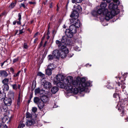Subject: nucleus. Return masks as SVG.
I'll list each match as a JSON object with an SVG mask.
<instances>
[{"label":"nucleus","instance_id":"nucleus-1","mask_svg":"<svg viewBox=\"0 0 128 128\" xmlns=\"http://www.w3.org/2000/svg\"><path fill=\"white\" fill-rule=\"evenodd\" d=\"M108 8L110 10H112L110 11H109L108 9H105L103 11L102 9H99L97 12L94 11L92 12V14L94 16L98 15V14L102 16H103L104 17L105 19L107 21H108L110 19L112 18L114 16L117 14L119 12V10H118V12H116V10H118V6L112 3L109 4Z\"/></svg>","mask_w":128,"mask_h":128},{"label":"nucleus","instance_id":"nucleus-2","mask_svg":"<svg viewBox=\"0 0 128 128\" xmlns=\"http://www.w3.org/2000/svg\"><path fill=\"white\" fill-rule=\"evenodd\" d=\"M66 40V37L64 36L62 38L61 41L59 40H56V42L59 50L61 51L60 56L62 58H66L67 54L69 52L68 50L66 47V44L65 43Z\"/></svg>","mask_w":128,"mask_h":128},{"label":"nucleus","instance_id":"nucleus-3","mask_svg":"<svg viewBox=\"0 0 128 128\" xmlns=\"http://www.w3.org/2000/svg\"><path fill=\"white\" fill-rule=\"evenodd\" d=\"M82 8L79 5H78L76 10L73 11L72 12L70 16L72 18L70 20L71 22L73 23L76 28H78L80 26V20L78 19L79 16V13L80 12Z\"/></svg>","mask_w":128,"mask_h":128},{"label":"nucleus","instance_id":"nucleus-4","mask_svg":"<svg viewBox=\"0 0 128 128\" xmlns=\"http://www.w3.org/2000/svg\"><path fill=\"white\" fill-rule=\"evenodd\" d=\"M90 83L89 82H86V80L85 78H82L80 83L78 84V85L73 87L72 91L75 94H77L78 92H81L85 90L86 88L90 86Z\"/></svg>","mask_w":128,"mask_h":128},{"label":"nucleus","instance_id":"nucleus-5","mask_svg":"<svg viewBox=\"0 0 128 128\" xmlns=\"http://www.w3.org/2000/svg\"><path fill=\"white\" fill-rule=\"evenodd\" d=\"M81 80H73V77L71 76H68L66 78L64 79V82H66L68 85L72 87V91L73 87L75 86L80 83Z\"/></svg>","mask_w":128,"mask_h":128},{"label":"nucleus","instance_id":"nucleus-6","mask_svg":"<svg viewBox=\"0 0 128 128\" xmlns=\"http://www.w3.org/2000/svg\"><path fill=\"white\" fill-rule=\"evenodd\" d=\"M58 82L57 85L58 87L61 88H65L67 90L72 91V87L70 86H68L66 82H64V80L62 81Z\"/></svg>","mask_w":128,"mask_h":128},{"label":"nucleus","instance_id":"nucleus-7","mask_svg":"<svg viewBox=\"0 0 128 128\" xmlns=\"http://www.w3.org/2000/svg\"><path fill=\"white\" fill-rule=\"evenodd\" d=\"M4 103L5 106L6 107L7 106H10L11 104L12 101L10 98H5L4 100Z\"/></svg>","mask_w":128,"mask_h":128},{"label":"nucleus","instance_id":"nucleus-8","mask_svg":"<svg viewBox=\"0 0 128 128\" xmlns=\"http://www.w3.org/2000/svg\"><path fill=\"white\" fill-rule=\"evenodd\" d=\"M36 123L35 120L33 119H28L26 122V125L28 126L34 124Z\"/></svg>","mask_w":128,"mask_h":128},{"label":"nucleus","instance_id":"nucleus-9","mask_svg":"<svg viewBox=\"0 0 128 128\" xmlns=\"http://www.w3.org/2000/svg\"><path fill=\"white\" fill-rule=\"evenodd\" d=\"M52 56L55 58H58L60 56V53L59 51L57 50H54L52 52Z\"/></svg>","mask_w":128,"mask_h":128},{"label":"nucleus","instance_id":"nucleus-10","mask_svg":"<svg viewBox=\"0 0 128 128\" xmlns=\"http://www.w3.org/2000/svg\"><path fill=\"white\" fill-rule=\"evenodd\" d=\"M7 107L4 105H2L0 106V113L6 112L7 111Z\"/></svg>","mask_w":128,"mask_h":128},{"label":"nucleus","instance_id":"nucleus-11","mask_svg":"<svg viewBox=\"0 0 128 128\" xmlns=\"http://www.w3.org/2000/svg\"><path fill=\"white\" fill-rule=\"evenodd\" d=\"M66 30H69L70 31L72 32L75 34L77 31V28L75 27L74 25L72 24L69 27V29H66Z\"/></svg>","mask_w":128,"mask_h":128},{"label":"nucleus","instance_id":"nucleus-12","mask_svg":"<svg viewBox=\"0 0 128 128\" xmlns=\"http://www.w3.org/2000/svg\"><path fill=\"white\" fill-rule=\"evenodd\" d=\"M56 79L59 82H62L64 79V77L62 74H58L56 76Z\"/></svg>","mask_w":128,"mask_h":128},{"label":"nucleus","instance_id":"nucleus-13","mask_svg":"<svg viewBox=\"0 0 128 128\" xmlns=\"http://www.w3.org/2000/svg\"><path fill=\"white\" fill-rule=\"evenodd\" d=\"M65 33L66 36L68 38H71L72 37L74 33L72 32L69 30H66Z\"/></svg>","mask_w":128,"mask_h":128},{"label":"nucleus","instance_id":"nucleus-14","mask_svg":"<svg viewBox=\"0 0 128 128\" xmlns=\"http://www.w3.org/2000/svg\"><path fill=\"white\" fill-rule=\"evenodd\" d=\"M40 99L42 101L44 102H46L48 100V96L47 95L44 94L41 96Z\"/></svg>","mask_w":128,"mask_h":128},{"label":"nucleus","instance_id":"nucleus-15","mask_svg":"<svg viewBox=\"0 0 128 128\" xmlns=\"http://www.w3.org/2000/svg\"><path fill=\"white\" fill-rule=\"evenodd\" d=\"M0 75L1 76L6 77L8 76V74L6 70H0Z\"/></svg>","mask_w":128,"mask_h":128},{"label":"nucleus","instance_id":"nucleus-16","mask_svg":"<svg viewBox=\"0 0 128 128\" xmlns=\"http://www.w3.org/2000/svg\"><path fill=\"white\" fill-rule=\"evenodd\" d=\"M44 102L42 101L41 100L40 102L38 104V106L39 109L41 110L44 107Z\"/></svg>","mask_w":128,"mask_h":128},{"label":"nucleus","instance_id":"nucleus-17","mask_svg":"<svg viewBox=\"0 0 128 128\" xmlns=\"http://www.w3.org/2000/svg\"><path fill=\"white\" fill-rule=\"evenodd\" d=\"M10 86L12 87V88L15 90H16L18 88V89L20 90L21 86V85L19 84L18 85V86L16 84H10Z\"/></svg>","mask_w":128,"mask_h":128},{"label":"nucleus","instance_id":"nucleus-18","mask_svg":"<svg viewBox=\"0 0 128 128\" xmlns=\"http://www.w3.org/2000/svg\"><path fill=\"white\" fill-rule=\"evenodd\" d=\"M127 76V73H125L122 75V78L120 77H118V78L119 80H121L122 82V81H124L126 80V78Z\"/></svg>","mask_w":128,"mask_h":128},{"label":"nucleus","instance_id":"nucleus-19","mask_svg":"<svg viewBox=\"0 0 128 128\" xmlns=\"http://www.w3.org/2000/svg\"><path fill=\"white\" fill-rule=\"evenodd\" d=\"M58 90V88L57 86H54L52 88L51 91L52 94H55L57 92Z\"/></svg>","mask_w":128,"mask_h":128},{"label":"nucleus","instance_id":"nucleus-20","mask_svg":"<svg viewBox=\"0 0 128 128\" xmlns=\"http://www.w3.org/2000/svg\"><path fill=\"white\" fill-rule=\"evenodd\" d=\"M106 4L105 2H102L100 5V7L102 8L101 9L103 11L104 10L106 9H104V8L106 7Z\"/></svg>","mask_w":128,"mask_h":128},{"label":"nucleus","instance_id":"nucleus-21","mask_svg":"<svg viewBox=\"0 0 128 128\" xmlns=\"http://www.w3.org/2000/svg\"><path fill=\"white\" fill-rule=\"evenodd\" d=\"M26 118H28V119H32V113L30 114L28 112H27L26 114Z\"/></svg>","mask_w":128,"mask_h":128},{"label":"nucleus","instance_id":"nucleus-22","mask_svg":"<svg viewBox=\"0 0 128 128\" xmlns=\"http://www.w3.org/2000/svg\"><path fill=\"white\" fill-rule=\"evenodd\" d=\"M41 100V99L38 97H35L34 98V103L37 104L38 103H39L40 101Z\"/></svg>","mask_w":128,"mask_h":128},{"label":"nucleus","instance_id":"nucleus-23","mask_svg":"<svg viewBox=\"0 0 128 128\" xmlns=\"http://www.w3.org/2000/svg\"><path fill=\"white\" fill-rule=\"evenodd\" d=\"M3 90L4 91H8L9 89V87L8 84H3L2 86Z\"/></svg>","mask_w":128,"mask_h":128},{"label":"nucleus","instance_id":"nucleus-24","mask_svg":"<svg viewBox=\"0 0 128 128\" xmlns=\"http://www.w3.org/2000/svg\"><path fill=\"white\" fill-rule=\"evenodd\" d=\"M43 83L44 84V88L47 90L48 88V81H46L45 80H44L43 82Z\"/></svg>","mask_w":128,"mask_h":128},{"label":"nucleus","instance_id":"nucleus-25","mask_svg":"<svg viewBox=\"0 0 128 128\" xmlns=\"http://www.w3.org/2000/svg\"><path fill=\"white\" fill-rule=\"evenodd\" d=\"M37 75L41 77L42 79H44L46 78L45 76V74H42L41 72H38L37 74Z\"/></svg>","mask_w":128,"mask_h":128},{"label":"nucleus","instance_id":"nucleus-26","mask_svg":"<svg viewBox=\"0 0 128 128\" xmlns=\"http://www.w3.org/2000/svg\"><path fill=\"white\" fill-rule=\"evenodd\" d=\"M9 81V79L8 78H5L2 81V83L3 84H8V82Z\"/></svg>","mask_w":128,"mask_h":128},{"label":"nucleus","instance_id":"nucleus-27","mask_svg":"<svg viewBox=\"0 0 128 128\" xmlns=\"http://www.w3.org/2000/svg\"><path fill=\"white\" fill-rule=\"evenodd\" d=\"M16 2V0L14 2H12L10 5L9 7L11 8H13L15 6Z\"/></svg>","mask_w":128,"mask_h":128},{"label":"nucleus","instance_id":"nucleus-28","mask_svg":"<svg viewBox=\"0 0 128 128\" xmlns=\"http://www.w3.org/2000/svg\"><path fill=\"white\" fill-rule=\"evenodd\" d=\"M40 91V88H36L34 90V92L36 94H39Z\"/></svg>","mask_w":128,"mask_h":128},{"label":"nucleus","instance_id":"nucleus-29","mask_svg":"<svg viewBox=\"0 0 128 128\" xmlns=\"http://www.w3.org/2000/svg\"><path fill=\"white\" fill-rule=\"evenodd\" d=\"M53 70V68H50V66L48 65V76L52 74V71Z\"/></svg>","mask_w":128,"mask_h":128},{"label":"nucleus","instance_id":"nucleus-30","mask_svg":"<svg viewBox=\"0 0 128 128\" xmlns=\"http://www.w3.org/2000/svg\"><path fill=\"white\" fill-rule=\"evenodd\" d=\"M20 94H18V99L17 100V107L18 106L19 107V105L20 104Z\"/></svg>","mask_w":128,"mask_h":128},{"label":"nucleus","instance_id":"nucleus-31","mask_svg":"<svg viewBox=\"0 0 128 128\" xmlns=\"http://www.w3.org/2000/svg\"><path fill=\"white\" fill-rule=\"evenodd\" d=\"M7 125L4 124L0 123V128H8Z\"/></svg>","mask_w":128,"mask_h":128},{"label":"nucleus","instance_id":"nucleus-32","mask_svg":"<svg viewBox=\"0 0 128 128\" xmlns=\"http://www.w3.org/2000/svg\"><path fill=\"white\" fill-rule=\"evenodd\" d=\"M25 126V124H24L22 123L21 122L19 124L18 128H23Z\"/></svg>","mask_w":128,"mask_h":128},{"label":"nucleus","instance_id":"nucleus-33","mask_svg":"<svg viewBox=\"0 0 128 128\" xmlns=\"http://www.w3.org/2000/svg\"><path fill=\"white\" fill-rule=\"evenodd\" d=\"M23 47L24 49L27 50L28 49L29 46L26 43H24L23 44Z\"/></svg>","mask_w":128,"mask_h":128},{"label":"nucleus","instance_id":"nucleus-34","mask_svg":"<svg viewBox=\"0 0 128 128\" xmlns=\"http://www.w3.org/2000/svg\"><path fill=\"white\" fill-rule=\"evenodd\" d=\"M124 106L122 105L120 106L118 108V110H120V112H124Z\"/></svg>","mask_w":128,"mask_h":128},{"label":"nucleus","instance_id":"nucleus-35","mask_svg":"<svg viewBox=\"0 0 128 128\" xmlns=\"http://www.w3.org/2000/svg\"><path fill=\"white\" fill-rule=\"evenodd\" d=\"M6 12L5 11H4L2 13H1L0 15V22L1 21L2 18V16L5 15L6 14Z\"/></svg>","mask_w":128,"mask_h":128},{"label":"nucleus","instance_id":"nucleus-36","mask_svg":"<svg viewBox=\"0 0 128 128\" xmlns=\"http://www.w3.org/2000/svg\"><path fill=\"white\" fill-rule=\"evenodd\" d=\"M82 0H72V2L74 3L76 2L77 3H79L81 2Z\"/></svg>","mask_w":128,"mask_h":128},{"label":"nucleus","instance_id":"nucleus-37","mask_svg":"<svg viewBox=\"0 0 128 128\" xmlns=\"http://www.w3.org/2000/svg\"><path fill=\"white\" fill-rule=\"evenodd\" d=\"M121 84L122 85L121 88L123 89H124L126 87V86L124 85L125 84L124 82V81H122V82H121Z\"/></svg>","mask_w":128,"mask_h":128},{"label":"nucleus","instance_id":"nucleus-38","mask_svg":"<svg viewBox=\"0 0 128 128\" xmlns=\"http://www.w3.org/2000/svg\"><path fill=\"white\" fill-rule=\"evenodd\" d=\"M14 93L13 92H11V93L10 94L9 96V97L12 98L14 99Z\"/></svg>","mask_w":128,"mask_h":128},{"label":"nucleus","instance_id":"nucleus-39","mask_svg":"<svg viewBox=\"0 0 128 128\" xmlns=\"http://www.w3.org/2000/svg\"><path fill=\"white\" fill-rule=\"evenodd\" d=\"M37 110V108L36 107H32V111L34 113H35Z\"/></svg>","mask_w":128,"mask_h":128},{"label":"nucleus","instance_id":"nucleus-40","mask_svg":"<svg viewBox=\"0 0 128 128\" xmlns=\"http://www.w3.org/2000/svg\"><path fill=\"white\" fill-rule=\"evenodd\" d=\"M8 119V118L6 117L3 118L2 119V123L4 124V123L6 122V121Z\"/></svg>","mask_w":128,"mask_h":128},{"label":"nucleus","instance_id":"nucleus-41","mask_svg":"<svg viewBox=\"0 0 128 128\" xmlns=\"http://www.w3.org/2000/svg\"><path fill=\"white\" fill-rule=\"evenodd\" d=\"M18 57L17 58L14 59L13 60L12 62L13 64H14L15 62L18 61Z\"/></svg>","mask_w":128,"mask_h":128},{"label":"nucleus","instance_id":"nucleus-42","mask_svg":"<svg viewBox=\"0 0 128 128\" xmlns=\"http://www.w3.org/2000/svg\"><path fill=\"white\" fill-rule=\"evenodd\" d=\"M20 71H18L16 74H14V75L13 76L14 77H16L18 76L19 75L20 73Z\"/></svg>","mask_w":128,"mask_h":128},{"label":"nucleus","instance_id":"nucleus-43","mask_svg":"<svg viewBox=\"0 0 128 128\" xmlns=\"http://www.w3.org/2000/svg\"><path fill=\"white\" fill-rule=\"evenodd\" d=\"M43 44V42H42V41H41L40 44L38 46V49H39L40 48V47L42 46Z\"/></svg>","mask_w":128,"mask_h":128},{"label":"nucleus","instance_id":"nucleus-44","mask_svg":"<svg viewBox=\"0 0 128 128\" xmlns=\"http://www.w3.org/2000/svg\"><path fill=\"white\" fill-rule=\"evenodd\" d=\"M18 20H21V13H19L18 14Z\"/></svg>","mask_w":128,"mask_h":128},{"label":"nucleus","instance_id":"nucleus-45","mask_svg":"<svg viewBox=\"0 0 128 128\" xmlns=\"http://www.w3.org/2000/svg\"><path fill=\"white\" fill-rule=\"evenodd\" d=\"M24 29V28H23L22 29L19 30V31L20 32L19 33V34H18V35L21 34H22V33H24V32H23V31Z\"/></svg>","mask_w":128,"mask_h":128},{"label":"nucleus","instance_id":"nucleus-46","mask_svg":"<svg viewBox=\"0 0 128 128\" xmlns=\"http://www.w3.org/2000/svg\"><path fill=\"white\" fill-rule=\"evenodd\" d=\"M117 96H118V95L116 93H114L113 94V97L114 98H116Z\"/></svg>","mask_w":128,"mask_h":128},{"label":"nucleus","instance_id":"nucleus-47","mask_svg":"<svg viewBox=\"0 0 128 128\" xmlns=\"http://www.w3.org/2000/svg\"><path fill=\"white\" fill-rule=\"evenodd\" d=\"M73 55V54L69 53L68 55V56L69 58L71 57Z\"/></svg>","mask_w":128,"mask_h":128},{"label":"nucleus","instance_id":"nucleus-48","mask_svg":"<svg viewBox=\"0 0 128 128\" xmlns=\"http://www.w3.org/2000/svg\"><path fill=\"white\" fill-rule=\"evenodd\" d=\"M53 56H52V55L51 54L48 55V57H49V59L50 60L53 59Z\"/></svg>","mask_w":128,"mask_h":128},{"label":"nucleus","instance_id":"nucleus-49","mask_svg":"<svg viewBox=\"0 0 128 128\" xmlns=\"http://www.w3.org/2000/svg\"><path fill=\"white\" fill-rule=\"evenodd\" d=\"M113 1L117 3L118 5L120 4V2L118 0H113Z\"/></svg>","mask_w":128,"mask_h":128},{"label":"nucleus","instance_id":"nucleus-50","mask_svg":"<svg viewBox=\"0 0 128 128\" xmlns=\"http://www.w3.org/2000/svg\"><path fill=\"white\" fill-rule=\"evenodd\" d=\"M29 3L30 4H36L35 2H29Z\"/></svg>","mask_w":128,"mask_h":128},{"label":"nucleus","instance_id":"nucleus-51","mask_svg":"<svg viewBox=\"0 0 128 128\" xmlns=\"http://www.w3.org/2000/svg\"><path fill=\"white\" fill-rule=\"evenodd\" d=\"M48 66H47V68L46 70V74L48 75Z\"/></svg>","mask_w":128,"mask_h":128},{"label":"nucleus","instance_id":"nucleus-52","mask_svg":"<svg viewBox=\"0 0 128 128\" xmlns=\"http://www.w3.org/2000/svg\"><path fill=\"white\" fill-rule=\"evenodd\" d=\"M111 84L112 86H110V85L108 84V86H107L108 88H110V89H111V88H113V86L112 85V84Z\"/></svg>","mask_w":128,"mask_h":128},{"label":"nucleus","instance_id":"nucleus-53","mask_svg":"<svg viewBox=\"0 0 128 128\" xmlns=\"http://www.w3.org/2000/svg\"><path fill=\"white\" fill-rule=\"evenodd\" d=\"M21 20H18V21L16 22L18 24L20 25L21 24L20 22Z\"/></svg>","mask_w":128,"mask_h":128},{"label":"nucleus","instance_id":"nucleus-54","mask_svg":"<svg viewBox=\"0 0 128 128\" xmlns=\"http://www.w3.org/2000/svg\"><path fill=\"white\" fill-rule=\"evenodd\" d=\"M32 94H30L29 96V99H30V100H31L32 98Z\"/></svg>","mask_w":128,"mask_h":128},{"label":"nucleus","instance_id":"nucleus-55","mask_svg":"<svg viewBox=\"0 0 128 128\" xmlns=\"http://www.w3.org/2000/svg\"><path fill=\"white\" fill-rule=\"evenodd\" d=\"M38 40V39L37 38H36L35 39H34V43H35L37 41V40Z\"/></svg>","mask_w":128,"mask_h":128},{"label":"nucleus","instance_id":"nucleus-56","mask_svg":"<svg viewBox=\"0 0 128 128\" xmlns=\"http://www.w3.org/2000/svg\"><path fill=\"white\" fill-rule=\"evenodd\" d=\"M41 13V11L40 10H38V12L37 14L38 15H39Z\"/></svg>","mask_w":128,"mask_h":128},{"label":"nucleus","instance_id":"nucleus-57","mask_svg":"<svg viewBox=\"0 0 128 128\" xmlns=\"http://www.w3.org/2000/svg\"><path fill=\"white\" fill-rule=\"evenodd\" d=\"M18 30H16V32L14 34V36H15L16 35V34L18 33Z\"/></svg>","mask_w":128,"mask_h":128},{"label":"nucleus","instance_id":"nucleus-58","mask_svg":"<svg viewBox=\"0 0 128 128\" xmlns=\"http://www.w3.org/2000/svg\"><path fill=\"white\" fill-rule=\"evenodd\" d=\"M47 42V41H46L45 42H44V45L43 46V47H44L45 46Z\"/></svg>","mask_w":128,"mask_h":128},{"label":"nucleus","instance_id":"nucleus-59","mask_svg":"<svg viewBox=\"0 0 128 128\" xmlns=\"http://www.w3.org/2000/svg\"><path fill=\"white\" fill-rule=\"evenodd\" d=\"M38 32H36L34 34V38H35V37H36V36L38 35Z\"/></svg>","mask_w":128,"mask_h":128},{"label":"nucleus","instance_id":"nucleus-60","mask_svg":"<svg viewBox=\"0 0 128 128\" xmlns=\"http://www.w3.org/2000/svg\"><path fill=\"white\" fill-rule=\"evenodd\" d=\"M21 4L22 6L24 8H25V6L24 4Z\"/></svg>","mask_w":128,"mask_h":128},{"label":"nucleus","instance_id":"nucleus-61","mask_svg":"<svg viewBox=\"0 0 128 128\" xmlns=\"http://www.w3.org/2000/svg\"><path fill=\"white\" fill-rule=\"evenodd\" d=\"M4 62L2 63H0V66L2 67V66L4 65Z\"/></svg>","mask_w":128,"mask_h":128},{"label":"nucleus","instance_id":"nucleus-62","mask_svg":"<svg viewBox=\"0 0 128 128\" xmlns=\"http://www.w3.org/2000/svg\"><path fill=\"white\" fill-rule=\"evenodd\" d=\"M45 38V35H44L42 38V40L41 41H42V42H43V40Z\"/></svg>","mask_w":128,"mask_h":128},{"label":"nucleus","instance_id":"nucleus-63","mask_svg":"<svg viewBox=\"0 0 128 128\" xmlns=\"http://www.w3.org/2000/svg\"><path fill=\"white\" fill-rule=\"evenodd\" d=\"M10 70L11 71H12L13 72H14V70L13 68H10Z\"/></svg>","mask_w":128,"mask_h":128},{"label":"nucleus","instance_id":"nucleus-64","mask_svg":"<svg viewBox=\"0 0 128 128\" xmlns=\"http://www.w3.org/2000/svg\"><path fill=\"white\" fill-rule=\"evenodd\" d=\"M79 48L78 47H76L74 48V49L76 51H78L79 50L78 49Z\"/></svg>","mask_w":128,"mask_h":128}]
</instances>
